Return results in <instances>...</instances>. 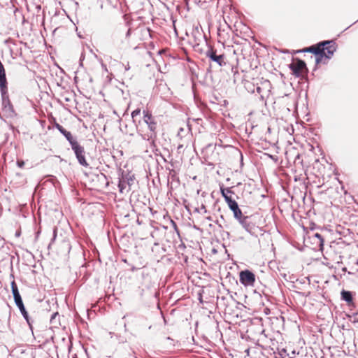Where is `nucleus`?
<instances>
[{
  "label": "nucleus",
  "instance_id": "1",
  "mask_svg": "<svg viewBox=\"0 0 358 358\" xmlns=\"http://www.w3.org/2000/svg\"><path fill=\"white\" fill-rule=\"evenodd\" d=\"M143 120L147 124L150 132L143 134L140 129H138L137 134L141 136L142 139L149 141L150 145H154L157 138V122L149 110H143Z\"/></svg>",
  "mask_w": 358,
  "mask_h": 358
},
{
  "label": "nucleus",
  "instance_id": "2",
  "mask_svg": "<svg viewBox=\"0 0 358 358\" xmlns=\"http://www.w3.org/2000/svg\"><path fill=\"white\" fill-rule=\"evenodd\" d=\"M197 34L201 36L208 47L207 50L206 51V56L208 57L210 62H214L216 64H217L219 66L222 67L226 66L227 64V59L226 56L223 53H218V51L217 49H215L213 46L208 44L207 41V37L204 34L200 33L199 31H197Z\"/></svg>",
  "mask_w": 358,
  "mask_h": 358
},
{
  "label": "nucleus",
  "instance_id": "3",
  "mask_svg": "<svg viewBox=\"0 0 358 358\" xmlns=\"http://www.w3.org/2000/svg\"><path fill=\"white\" fill-rule=\"evenodd\" d=\"M288 66L296 78H303L304 76L303 74H305L306 76L308 75V69L306 64L303 60L299 58H294L293 62L289 64Z\"/></svg>",
  "mask_w": 358,
  "mask_h": 358
},
{
  "label": "nucleus",
  "instance_id": "4",
  "mask_svg": "<svg viewBox=\"0 0 358 358\" xmlns=\"http://www.w3.org/2000/svg\"><path fill=\"white\" fill-rule=\"evenodd\" d=\"M65 229L62 227V225L59 227H55L52 229V238L48 245V248L50 249L53 242L57 237L59 238L61 241H66L70 234L73 231L71 225H65Z\"/></svg>",
  "mask_w": 358,
  "mask_h": 358
},
{
  "label": "nucleus",
  "instance_id": "5",
  "mask_svg": "<svg viewBox=\"0 0 358 358\" xmlns=\"http://www.w3.org/2000/svg\"><path fill=\"white\" fill-rule=\"evenodd\" d=\"M336 49L337 45L335 42V45H333V43H331L322 49L320 55H315V67L314 70L317 69V64L322 62L324 57L328 59H331L336 51Z\"/></svg>",
  "mask_w": 358,
  "mask_h": 358
},
{
  "label": "nucleus",
  "instance_id": "6",
  "mask_svg": "<svg viewBox=\"0 0 358 358\" xmlns=\"http://www.w3.org/2000/svg\"><path fill=\"white\" fill-rule=\"evenodd\" d=\"M331 43H333L334 45H335V41L334 40L322 41L315 45H310L303 50H299L297 51V52H310L315 55H320L322 52V50Z\"/></svg>",
  "mask_w": 358,
  "mask_h": 358
},
{
  "label": "nucleus",
  "instance_id": "7",
  "mask_svg": "<svg viewBox=\"0 0 358 358\" xmlns=\"http://www.w3.org/2000/svg\"><path fill=\"white\" fill-rule=\"evenodd\" d=\"M71 147L74 152L78 163L84 167H88L89 164L85 159V151L84 147L80 145L78 141L73 143Z\"/></svg>",
  "mask_w": 358,
  "mask_h": 358
},
{
  "label": "nucleus",
  "instance_id": "8",
  "mask_svg": "<svg viewBox=\"0 0 358 358\" xmlns=\"http://www.w3.org/2000/svg\"><path fill=\"white\" fill-rule=\"evenodd\" d=\"M255 279V275L250 270H243L239 273L240 282L244 286H254Z\"/></svg>",
  "mask_w": 358,
  "mask_h": 358
},
{
  "label": "nucleus",
  "instance_id": "9",
  "mask_svg": "<svg viewBox=\"0 0 358 358\" xmlns=\"http://www.w3.org/2000/svg\"><path fill=\"white\" fill-rule=\"evenodd\" d=\"M242 228L249 234L255 237L262 236L266 231L265 229L258 225H242Z\"/></svg>",
  "mask_w": 358,
  "mask_h": 358
},
{
  "label": "nucleus",
  "instance_id": "10",
  "mask_svg": "<svg viewBox=\"0 0 358 358\" xmlns=\"http://www.w3.org/2000/svg\"><path fill=\"white\" fill-rule=\"evenodd\" d=\"M341 299L345 301L351 309L356 307L354 302V294L352 292L342 289L341 292Z\"/></svg>",
  "mask_w": 358,
  "mask_h": 358
},
{
  "label": "nucleus",
  "instance_id": "11",
  "mask_svg": "<svg viewBox=\"0 0 358 358\" xmlns=\"http://www.w3.org/2000/svg\"><path fill=\"white\" fill-rule=\"evenodd\" d=\"M12 292L15 299V301L22 313V301L20 294L17 286L15 281L11 282Z\"/></svg>",
  "mask_w": 358,
  "mask_h": 358
},
{
  "label": "nucleus",
  "instance_id": "12",
  "mask_svg": "<svg viewBox=\"0 0 358 358\" xmlns=\"http://www.w3.org/2000/svg\"><path fill=\"white\" fill-rule=\"evenodd\" d=\"M233 189L234 187H225L223 184H220V193L224 199L226 197V194H227V196L234 199H239V196L234 192Z\"/></svg>",
  "mask_w": 358,
  "mask_h": 358
},
{
  "label": "nucleus",
  "instance_id": "13",
  "mask_svg": "<svg viewBox=\"0 0 358 358\" xmlns=\"http://www.w3.org/2000/svg\"><path fill=\"white\" fill-rule=\"evenodd\" d=\"M55 127L58 129V131L64 136L66 139L69 141V144L72 145L73 143H76L77 140L74 138L71 134V133L64 129L62 125L58 123H55Z\"/></svg>",
  "mask_w": 358,
  "mask_h": 358
},
{
  "label": "nucleus",
  "instance_id": "14",
  "mask_svg": "<svg viewBox=\"0 0 358 358\" xmlns=\"http://www.w3.org/2000/svg\"><path fill=\"white\" fill-rule=\"evenodd\" d=\"M231 210L234 213V217L238 220V221L241 224H244V221L243 220V214L241 210L239 208L238 204L234 206L231 209Z\"/></svg>",
  "mask_w": 358,
  "mask_h": 358
},
{
  "label": "nucleus",
  "instance_id": "15",
  "mask_svg": "<svg viewBox=\"0 0 358 358\" xmlns=\"http://www.w3.org/2000/svg\"><path fill=\"white\" fill-rule=\"evenodd\" d=\"M24 320H26L27 324L29 325V330H30L31 334L34 335L33 324H34V321L33 318L29 315V314L24 307Z\"/></svg>",
  "mask_w": 358,
  "mask_h": 358
},
{
  "label": "nucleus",
  "instance_id": "16",
  "mask_svg": "<svg viewBox=\"0 0 358 358\" xmlns=\"http://www.w3.org/2000/svg\"><path fill=\"white\" fill-rule=\"evenodd\" d=\"M127 185V183H126L124 173H122V177L119 178V182H118V187H119V190L121 193L123 192V190L126 188Z\"/></svg>",
  "mask_w": 358,
  "mask_h": 358
},
{
  "label": "nucleus",
  "instance_id": "17",
  "mask_svg": "<svg viewBox=\"0 0 358 358\" xmlns=\"http://www.w3.org/2000/svg\"><path fill=\"white\" fill-rule=\"evenodd\" d=\"M224 201L227 203L229 209L231 210L232 208L238 205V203L236 199H234L232 198H230L227 196V194H226V197L224 199Z\"/></svg>",
  "mask_w": 358,
  "mask_h": 358
},
{
  "label": "nucleus",
  "instance_id": "18",
  "mask_svg": "<svg viewBox=\"0 0 358 358\" xmlns=\"http://www.w3.org/2000/svg\"><path fill=\"white\" fill-rule=\"evenodd\" d=\"M124 179L126 180V183L129 187L131 186L134 182V176L130 175V173L124 174Z\"/></svg>",
  "mask_w": 358,
  "mask_h": 358
},
{
  "label": "nucleus",
  "instance_id": "19",
  "mask_svg": "<svg viewBox=\"0 0 358 358\" xmlns=\"http://www.w3.org/2000/svg\"><path fill=\"white\" fill-rule=\"evenodd\" d=\"M255 92H256L257 94H259L260 96V99L264 101V94L263 93V90L261 87L259 86H257L255 87V90L254 89L252 90V92L254 93Z\"/></svg>",
  "mask_w": 358,
  "mask_h": 358
},
{
  "label": "nucleus",
  "instance_id": "20",
  "mask_svg": "<svg viewBox=\"0 0 358 358\" xmlns=\"http://www.w3.org/2000/svg\"><path fill=\"white\" fill-rule=\"evenodd\" d=\"M141 113V109L140 108H136V110H133L132 113H131V117L132 118L134 119V121L135 122V117L136 116H138V115H140Z\"/></svg>",
  "mask_w": 358,
  "mask_h": 358
},
{
  "label": "nucleus",
  "instance_id": "21",
  "mask_svg": "<svg viewBox=\"0 0 358 358\" xmlns=\"http://www.w3.org/2000/svg\"><path fill=\"white\" fill-rule=\"evenodd\" d=\"M54 216L56 218H63V213L62 211L56 210L54 211Z\"/></svg>",
  "mask_w": 358,
  "mask_h": 358
},
{
  "label": "nucleus",
  "instance_id": "22",
  "mask_svg": "<svg viewBox=\"0 0 358 358\" xmlns=\"http://www.w3.org/2000/svg\"><path fill=\"white\" fill-rule=\"evenodd\" d=\"M357 316H358V310L357 312L354 313L352 315H348V317H352L354 318V320H353L354 322H358Z\"/></svg>",
  "mask_w": 358,
  "mask_h": 358
},
{
  "label": "nucleus",
  "instance_id": "23",
  "mask_svg": "<svg viewBox=\"0 0 358 358\" xmlns=\"http://www.w3.org/2000/svg\"><path fill=\"white\" fill-rule=\"evenodd\" d=\"M315 236L316 238H317L320 240V244H321V245H322V244H323L324 239H323V238H322V235H320V234H318V233H316V234H315Z\"/></svg>",
  "mask_w": 358,
  "mask_h": 358
},
{
  "label": "nucleus",
  "instance_id": "24",
  "mask_svg": "<svg viewBox=\"0 0 358 358\" xmlns=\"http://www.w3.org/2000/svg\"><path fill=\"white\" fill-rule=\"evenodd\" d=\"M57 315V313H53L50 317V322L53 323Z\"/></svg>",
  "mask_w": 358,
  "mask_h": 358
},
{
  "label": "nucleus",
  "instance_id": "25",
  "mask_svg": "<svg viewBox=\"0 0 358 358\" xmlns=\"http://www.w3.org/2000/svg\"><path fill=\"white\" fill-rule=\"evenodd\" d=\"M131 29L129 28L126 33V35H125L126 38H129L131 36Z\"/></svg>",
  "mask_w": 358,
  "mask_h": 358
},
{
  "label": "nucleus",
  "instance_id": "26",
  "mask_svg": "<svg viewBox=\"0 0 358 358\" xmlns=\"http://www.w3.org/2000/svg\"><path fill=\"white\" fill-rule=\"evenodd\" d=\"M17 164L20 167H22V161L18 159Z\"/></svg>",
  "mask_w": 358,
  "mask_h": 358
},
{
  "label": "nucleus",
  "instance_id": "27",
  "mask_svg": "<svg viewBox=\"0 0 358 358\" xmlns=\"http://www.w3.org/2000/svg\"><path fill=\"white\" fill-rule=\"evenodd\" d=\"M84 59V55L83 54L81 55V57L80 58V65L82 66L83 65V63H82V61L83 59Z\"/></svg>",
  "mask_w": 358,
  "mask_h": 358
},
{
  "label": "nucleus",
  "instance_id": "28",
  "mask_svg": "<svg viewBox=\"0 0 358 358\" xmlns=\"http://www.w3.org/2000/svg\"><path fill=\"white\" fill-rule=\"evenodd\" d=\"M137 269H138V268H136V267H135V266H134L131 268V271H136V270H137Z\"/></svg>",
  "mask_w": 358,
  "mask_h": 358
},
{
  "label": "nucleus",
  "instance_id": "29",
  "mask_svg": "<svg viewBox=\"0 0 358 358\" xmlns=\"http://www.w3.org/2000/svg\"><path fill=\"white\" fill-rule=\"evenodd\" d=\"M240 155H241V164L242 165L243 164V155L241 152H240Z\"/></svg>",
  "mask_w": 358,
  "mask_h": 358
},
{
  "label": "nucleus",
  "instance_id": "30",
  "mask_svg": "<svg viewBox=\"0 0 358 358\" xmlns=\"http://www.w3.org/2000/svg\"><path fill=\"white\" fill-rule=\"evenodd\" d=\"M192 226H193L194 229H196V230H199V227H197V225L194 224V225H192Z\"/></svg>",
  "mask_w": 358,
  "mask_h": 358
},
{
  "label": "nucleus",
  "instance_id": "31",
  "mask_svg": "<svg viewBox=\"0 0 358 358\" xmlns=\"http://www.w3.org/2000/svg\"><path fill=\"white\" fill-rule=\"evenodd\" d=\"M129 69V66L127 64V66H125V70L127 71Z\"/></svg>",
  "mask_w": 358,
  "mask_h": 358
},
{
  "label": "nucleus",
  "instance_id": "32",
  "mask_svg": "<svg viewBox=\"0 0 358 358\" xmlns=\"http://www.w3.org/2000/svg\"><path fill=\"white\" fill-rule=\"evenodd\" d=\"M201 209H203L204 212H206V208H205V206L203 205H202Z\"/></svg>",
  "mask_w": 358,
  "mask_h": 358
},
{
  "label": "nucleus",
  "instance_id": "33",
  "mask_svg": "<svg viewBox=\"0 0 358 358\" xmlns=\"http://www.w3.org/2000/svg\"><path fill=\"white\" fill-rule=\"evenodd\" d=\"M57 222H58V224H61L62 222H64V221H63V220H59L57 221Z\"/></svg>",
  "mask_w": 358,
  "mask_h": 358
},
{
  "label": "nucleus",
  "instance_id": "34",
  "mask_svg": "<svg viewBox=\"0 0 358 358\" xmlns=\"http://www.w3.org/2000/svg\"><path fill=\"white\" fill-rule=\"evenodd\" d=\"M300 226L303 228V230H305V229H306V227H305V225H304V224H302V225H300Z\"/></svg>",
  "mask_w": 358,
  "mask_h": 358
},
{
  "label": "nucleus",
  "instance_id": "35",
  "mask_svg": "<svg viewBox=\"0 0 358 358\" xmlns=\"http://www.w3.org/2000/svg\"><path fill=\"white\" fill-rule=\"evenodd\" d=\"M173 228H174L176 230H177V225H176V224L173 225Z\"/></svg>",
  "mask_w": 358,
  "mask_h": 358
},
{
  "label": "nucleus",
  "instance_id": "36",
  "mask_svg": "<svg viewBox=\"0 0 358 358\" xmlns=\"http://www.w3.org/2000/svg\"><path fill=\"white\" fill-rule=\"evenodd\" d=\"M64 222H66L68 224H69V222L66 220V218H64Z\"/></svg>",
  "mask_w": 358,
  "mask_h": 358
},
{
  "label": "nucleus",
  "instance_id": "37",
  "mask_svg": "<svg viewBox=\"0 0 358 358\" xmlns=\"http://www.w3.org/2000/svg\"><path fill=\"white\" fill-rule=\"evenodd\" d=\"M182 147V145H179V146L178 147V150L180 149Z\"/></svg>",
  "mask_w": 358,
  "mask_h": 358
},
{
  "label": "nucleus",
  "instance_id": "38",
  "mask_svg": "<svg viewBox=\"0 0 358 358\" xmlns=\"http://www.w3.org/2000/svg\"><path fill=\"white\" fill-rule=\"evenodd\" d=\"M20 232L19 231V232L17 233V236H20Z\"/></svg>",
  "mask_w": 358,
  "mask_h": 358
},
{
  "label": "nucleus",
  "instance_id": "39",
  "mask_svg": "<svg viewBox=\"0 0 358 358\" xmlns=\"http://www.w3.org/2000/svg\"><path fill=\"white\" fill-rule=\"evenodd\" d=\"M171 224H176V223L174 222V221H173V220H171Z\"/></svg>",
  "mask_w": 358,
  "mask_h": 358
},
{
  "label": "nucleus",
  "instance_id": "40",
  "mask_svg": "<svg viewBox=\"0 0 358 358\" xmlns=\"http://www.w3.org/2000/svg\"><path fill=\"white\" fill-rule=\"evenodd\" d=\"M23 45H24V46H25V47H26V46H27V43L24 42V43H23Z\"/></svg>",
  "mask_w": 358,
  "mask_h": 358
},
{
  "label": "nucleus",
  "instance_id": "41",
  "mask_svg": "<svg viewBox=\"0 0 358 358\" xmlns=\"http://www.w3.org/2000/svg\"><path fill=\"white\" fill-rule=\"evenodd\" d=\"M163 227L166 229H167V227L166 225H163Z\"/></svg>",
  "mask_w": 358,
  "mask_h": 358
},
{
  "label": "nucleus",
  "instance_id": "42",
  "mask_svg": "<svg viewBox=\"0 0 358 358\" xmlns=\"http://www.w3.org/2000/svg\"><path fill=\"white\" fill-rule=\"evenodd\" d=\"M351 27V25H349L348 27H346L345 29H348V28H350Z\"/></svg>",
  "mask_w": 358,
  "mask_h": 358
},
{
  "label": "nucleus",
  "instance_id": "43",
  "mask_svg": "<svg viewBox=\"0 0 358 358\" xmlns=\"http://www.w3.org/2000/svg\"><path fill=\"white\" fill-rule=\"evenodd\" d=\"M351 27V25H349L348 27H346L345 29H348V28H350Z\"/></svg>",
  "mask_w": 358,
  "mask_h": 358
},
{
  "label": "nucleus",
  "instance_id": "44",
  "mask_svg": "<svg viewBox=\"0 0 358 358\" xmlns=\"http://www.w3.org/2000/svg\"><path fill=\"white\" fill-rule=\"evenodd\" d=\"M351 27V25H349L348 27H346L345 29H348V28H350Z\"/></svg>",
  "mask_w": 358,
  "mask_h": 358
},
{
  "label": "nucleus",
  "instance_id": "45",
  "mask_svg": "<svg viewBox=\"0 0 358 358\" xmlns=\"http://www.w3.org/2000/svg\"><path fill=\"white\" fill-rule=\"evenodd\" d=\"M207 219H208V220H211L210 217H207Z\"/></svg>",
  "mask_w": 358,
  "mask_h": 358
},
{
  "label": "nucleus",
  "instance_id": "46",
  "mask_svg": "<svg viewBox=\"0 0 358 358\" xmlns=\"http://www.w3.org/2000/svg\"><path fill=\"white\" fill-rule=\"evenodd\" d=\"M336 227H342V225H341V224H338V225H336Z\"/></svg>",
  "mask_w": 358,
  "mask_h": 358
},
{
  "label": "nucleus",
  "instance_id": "47",
  "mask_svg": "<svg viewBox=\"0 0 358 358\" xmlns=\"http://www.w3.org/2000/svg\"><path fill=\"white\" fill-rule=\"evenodd\" d=\"M336 231L338 232V234H341V232L340 231H338L337 229H336Z\"/></svg>",
  "mask_w": 358,
  "mask_h": 358
},
{
  "label": "nucleus",
  "instance_id": "48",
  "mask_svg": "<svg viewBox=\"0 0 358 358\" xmlns=\"http://www.w3.org/2000/svg\"><path fill=\"white\" fill-rule=\"evenodd\" d=\"M356 222H358V219L355 221Z\"/></svg>",
  "mask_w": 358,
  "mask_h": 358
},
{
  "label": "nucleus",
  "instance_id": "49",
  "mask_svg": "<svg viewBox=\"0 0 358 358\" xmlns=\"http://www.w3.org/2000/svg\"><path fill=\"white\" fill-rule=\"evenodd\" d=\"M288 358H294V357H289Z\"/></svg>",
  "mask_w": 358,
  "mask_h": 358
},
{
  "label": "nucleus",
  "instance_id": "50",
  "mask_svg": "<svg viewBox=\"0 0 358 358\" xmlns=\"http://www.w3.org/2000/svg\"><path fill=\"white\" fill-rule=\"evenodd\" d=\"M108 358H110V357H108Z\"/></svg>",
  "mask_w": 358,
  "mask_h": 358
}]
</instances>
